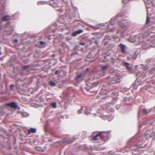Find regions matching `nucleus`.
Wrapping results in <instances>:
<instances>
[{
  "label": "nucleus",
  "mask_w": 155,
  "mask_h": 155,
  "mask_svg": "<svg viewBox=\"0 0 155 155\" xmlns=\"http://www.w3.org/2000/svg\"><path fill=\"white\" fill-rule=\"evenodd\" d=\"M142 36V35H141L139 36H137V35L131 36L130 37V41L132 42H134L136 41H140V40H141L142 39V38L141 37Z\"/></svg>",
  "instance_id": "f257e3e1"
},
{
  "label": "nucleus",
  "mask_w": 155,
  "mask_h": 155,
  "mask_svg": "<svg viewBox=\"0 0 155 155\" xmlns=\"http://www.w3.org/2000/svg\"><path fill=\"white\" fill-rule=\"evenodd\" d=\"M107 133L106 132H101L92 138V140H97V137L99 136L102 137L107 136Z\"/></svg>",
  "instance_id": "f03ea898"
},
{
  "label": "nucleus",
  "mask_w": 155,
  "mask_h": 155,
  "mask_svg": "<svg viewBox=\"0 0 155 155\" xmlns=\"http://www.w3.org/2000/svg\"><path fill=\"white\" fill-rule=\"evenodd\" d=\"M120 25L122 28L121 30L120 31L122 33L124 32L127 29V28H125L126 26V25L124 23H121L120 24Z\"/></svg>",
  "instance_id": "7ed1b4c3"
},
{
  "label": "nucleus",
  "mask_w": 155,
  "mask_h": 155,
  "mask_svg": "<svg viewBox=\"0 0 155 155\" xmlns=\"http://www.w3.org/2000/svg\"><path fill=\"white\" fill-rule=\"evenodd\" d=\"M143 49H147L149 48L150 47H155V46H152L150 45V44L147 43L143 45Z\"/></svg>",
  "instance_id": "20e7f679"
},
{
  "label": "nucleus",
  "mask_w": 155,
  "mask_h": 155,
  "mask_svg": "<svg viewBox=\"0 0 155 155\" xmlns=\"http://www.w3.org/2000/svg\"><path fill=\"white\" fill-rule=\"evenodd\" d=\"M7 105L15 109H16L17 108V105L15 103H9Z\"/></svg>",
  "instance_id": "39448f33"
},
{
  "label": "nucleus",
  "mask_w": 155,
  "mask_h": 155,
  "mask_svg": "<svg viewBox=\"0 0 155 155\" xmlns=\"http://www.w3.org/2000/svg\"><path fill=\"white\" fill-rule=\"evenodd\" d=\"M119 46L121 49V52L123 53H124L125 52L126 49V46L122 44H120Z\"/></svg>",
  "instance_id": "423d86ee"
},
{
  "label": "nucleus",
  "mask_w": 155,
  "mask_h": 155,
  "mask_svg": "<svg viewBox=\"0 0 155 155\" xmlns=\"http://www.w3.org/2000/svg\"><path fill=\"white\" fill-rule=\"evenodd\" d=\"M83 31V30H80L78 31H76L73 32L72 34V35L73 36H76L77 34H80Z\"/></svg>",
  "instance_id": "0eeeda50"
},
{
  "label": "nucleus",
  "mask_w": 155,
  "mask_h": 155,
  "mask_svg": "<svg viewBox=\"0 0 155 155\" xmlns=\"http://www.w3.org/2000/svg\"><path fill=\"white\" fill-rule=\"evenodd\" d=\"M36 132V130L35 128H31L28 131V133L29 134H31V133H35Z\"/></svg>",
  "instance_id": "6e6552de"
},
{
  "label": "nucleus",
  "mask_w": 155,
  "mask_h": 155,
  "mask_svg": "<svg viewBox=\"0 0 155 155\" xmlns=\"http://www.w3.org/2000/svg\"><path fill=\"white\" fill-rule=\"evenodd\" d=\"M117 78L118 80H119L120 79L121 77L120 76H116L115 77H114L113 78V80L115 81L114 82H113V83H118L119 81L116 79V78Z\"/></svg>",
  "instance_id": "1a4fd4ad"
},
{
  "label": "nucleus",
  "mask_w": 155,
  "mask_h": 155,
  "mask_svg": "<svg viewBox=\"0 0 155 155\" xmlns=\"http://www.w3.org/2000/svg\"><path fill=\"white\" fill-rule=\"evenodd\" d=\"M108 66L107 65H105V66H102L101 67V71L104 72L106 71L107 68Z\"/></svg>",
  "instance_id": "9d476101"
},
{
  "label": "nucleus",
  "mask_w": 155,
  "mask_h": 155,
  "mask_svg": "<svg viewBox=\"0 0 155 155\" xmlns=\"http://www.w3.org/2000/svg\"><path fill=\"white\" fill-rule=\"evenodd\" d=\"M9 18V17L8 15H6L3 17L2 20L3 21H6L8 20Z\"/></svg>",
  "instance_id": "9b49d317"
},
{
  "label": "nucleus",
  "mask_w": 155,
  "mask_h": 155,
  "mask_svg": "<svg viewBox=\"0 0 155 155\" xmlns=\"http://www.w3.org/2000/svg\"><path fill=\"white\" fill-rule=\"evenodd\" d=\"M49 84L51 86H55L56 85V84L54 81H50L49 82Z\"/></svg>",
  "instance_id": "f8f14e48"
},
{
  "label": "nucleus",
  "mask_w": 155,
  "mask_h": 155,
  "mask_svg": "<svg viewBox=\"0 0 155 155\" xmlns=\"http://www.w3.org/2000/svg\"><path fill=\"white\" fill-rule=\"evenodd\" d=\"M51 105L54 108H55L56 107L57 104L55 102H53L51 104Z\"/></svg>",
  "instance_id": "ddd939ff"
},
{
  "label": "nucleus",
  "mask_w": 155,
  "mask_h": 155,
  "mask_svg": "<svg viewBox=\"0 0 155 155\" xmlns=\"http://www.w3.org/2000/svg\"><path fill=\"white\" fill-rule=\"evenodd\" d=\"M85 114L87 115H89L91 114V113L89 111V110L88 109H86L85 110Z\"/></svg>",
  "instance_id": "4468645a"
},
{
  "label": "nucleus",
  "mask_w": 155,
  "mask_h": 155,
  "mask_svg": "<svg viewBox=\"0 0 155 155\" xmlns=\"http://www.w3.org/2000/svg\"><path fill=\"white\" fill-rule=\"evenodd\" d=\"M143 113L144 114H147V113H149L150 112V111H149L148 112H147V110L146 109H143Z\"/></svg>",
  "instance_id": "2eb2a0df"
},
{
  "label": "nucleus",
  "mask_w": 155,
  "mask_h": 155,
  "mask_svg": "<svg viewBox=\"0 0 155 155\" xmlns=\"http://www.w3.org/2000/svg\"><path fill=\"white\" fill-rule=\"evenodd\" d=\"M125 64L126 67L127 68V69L128 70H129L130 69V68L128 67L129 64L128 63H127L125 62Z\"/></svg>",
  "instance_id": "dca6fc26"
},
{
  "label": "nucleus",
  "mask_w": 155,
  "mask_h": 155,
  "mask_svg": "<svg viewBox=\"0 0 155 155\" xmlns=\"http://www.w3.org/2000/svg\"><path fill=\"white\" fill-rule=\"evenodd\" d=\"M82 74H81L80 75H77L76 77V78L75 79H78L79 78L81 77H82Z\"/></svg>",
  "instance_id": "f3484780"
},
{
  "label": "nucleus",
  "mask_w": 155,
  "mask_h": 155,
  "mask_svg": "<svg viewBox=\"0 0 155 155\" xmlns=\"http://www.w3.org/2000/svg\"><path fill=\"white\" fill-rule=\"evenodd\" d=\"M83 110V109L82 108H81L80 109L78 110V114H79L81 113L82 111Z\"/></svg>",
  "instance_id": "a211bd4d"
},
{
  "label": "nucleus",
  "mask_w": 155,
  "mask_h": 155,
  "mask_svg": "<svg viewBox=\"0 0 155 155\" xmlns=\"http://www.w3.org/2000/svg\"><path fill=\"white\" fill-rule=\"evenodd\" d=\"M150 22V19L149 18L147 17L146 23L147 24H148Z\"/></svg>",
  "instance_id": "6ab92c4d"
},
{
  "label": "nucleus",
  "mask_w": 155,
  "mask_h": 155,
  "mask_svg": "<svg viewBox=\"0 0 155 155\" xmlns=\"http://www.w3.org/2000/svg\"><path fill=\"white\" fill-rule=\"evenodd\" d=\"M14 85L13 84H11L10 85V87L11 89H12L14 87Z\"/></svg>",
  "instance_id": "aec40b11"
},
{
  "label": "nucleus",
  "mask_w": 155,
  "mask_h": 155,
  "mask_svg": "<svg viewBox=\"0 0 155 155\" xmlns=\"http://www.w3.org/2000/svg\"><path fill=\"white\" fill-rule=\"evenodd\" d=\"M23 115L25 117H27L28 115L26 113H24L23 114Z\"/></svg>",
  "instance_id": "412c9836"
},
{
  "label": "nucleus",
  "mask_w": 155,
  "mask_h": 155,
  "mask_svg": "<svg viewBox=\"0 0 155 155\" xmlns=\"http://www.w3.org/2000/svg\"><path fill=\"white\" fill-rule=\"evenodd\" d=\"M59 73H60V71H58V70L56 71L55 72V73L56 74H59Z\"/></svg>",
  "instance_id": "4be33fe9"
},
{
  "label": "nucleus",
  "mask_w": 155,
  "mask_h": 155,
  "mask_svg": "<svg viewBox=\"0 0 155 155\" xmlns=\"http://www.w3.org/2000/svg\"><path fill=\"white\" fill-rule=\"evenodd\" d=\"M40 44L41 45H43L44 44V42L43 41H41L40 42Z\"/></svg>",
  "instance_id": "5701e85b"
},
{
  "label": "nucleus",
  "mask_w": 155,
  "mask_h": 155,
  "mask_svg": "<svg viewBox=\"0 0 155 155\" xmlns=\"http://www.w3.org/2000/svg\"><path fill=\"white\" fill-rule=\"evenodd\" d=\"M73 142V141H71V140H69V141H68V142H67V143H71L72 142Z\"/></svg>",
  "instance_id": "b1692460"
},
{
  "label": "nucleus",
  "mask_w": 155,
  "mask_h": 155,
  "mask_svg": "<svg viewBox=\"0 0 155 155\" xmlns=\"http://www.w3.org/2000/svg\"><path fill=\"white\" fill-rule=\"evenodd\" d=\"M40 148L39 147H36V149L38 150H39V149Z\"/></svg>",
  "instance_id": "393cba45"
},
{
  "label": "nucleus",
  "mask_w": 155,
  "mask_h": 155,
  "mask_svg": "<svg viewBox=\"0 0 155 155\" xmlns=\"http://www.w3.org/2000/svg\"><path fill=\"white\" fill-rule=\"evenodd\" d=\"M80 44L82 45H84V43H80Z\"/></svg>",
  "instance_id": "a878e982"
},
{
  "label": "nucleus",
  "mask_w": 155,
  "mask_h": 155,
  "mask_svg": "<svg viewBox=\"0 0 155 155\" xmlns=\"http://www.w3.org/2000/svg\"><path fill=\"white\" fill-rule=\"evenodd\" d=\"M125 0H123V2L125 4H126L127 3V2H125V1H124Z\"/></svg>",
  "instance_id": "bb28decb"
},
{
  "label": "nucleus",
  "mask_w": 155,
  "mask_h": 155,
  "mask_svg": "<svg viewBox=\"0 0 155 155\" xmlns=\"http://www.w3.org/2000/svg\"><path fill=\"white\" fill-rule=\"evenodd\" d=\"M15 42L17 43L18 42V41L17 39H15Z\"/></svg>",
  "instance_id": "cd10ccee"
},
{
  "label": "nucleus",
  "mask_w": 155,
  "mask_h": 155,
  "mask_svg": "<svg viewBox=\"0 0 155 155\" xmlns=\"http://www.w3.org/2000/svg\"><path fill=\"white\" fill-rule=\"evenodd\" d=\"M152 43H153L154 44L155 43V41H152Z\"/></svg>",
  "instance_id": "c85d7f7f"
},
{
  "label": "nucleus",
  "mask_w": 155,
  "mask_h": 155,
  "mask_svg": "<svg viewBox=\"0 0 155 155\" xmlns=\"http://www.w3.org/2000/svg\"><path fill=\"white\" fill-rule=\"evenodd\" d=\"M136 58V57H135V58H134V59H134V60H135V59Z\"/></svg>",
  "instance_id": "c756f323"
},
{
  "label": "nucleus",
  "mask_w": 155,
  "mask_h": 155,
  "mask_svg": "<svg viewBox=\"0 0 155 155\" xmlns=\"http://www.w3.org/2000/svg\"><path fill=\"white\" fill-rule=\"evenodd\" d=\"M27 100L25 98V99H24V101H26Z\"/></svg>",
  "instance_id": "7c9ffc66"
},
{
  "label": "nucleus",
  "mask_w": 155,
  "mask_h": 155,
  "mask_svg": "<svg viewBox=\"0 0 155 155\" xmlns=\"http://www.w3.org/2000/svg\"><path fill=\"white\" fill-rule=\"evenodd\" d=\"M112 25V24H111V25H109V26H111V25Z\"/></svg>",
  "instance_id": "2f4dec72"
},
{
  "label": "nucleus",
  "mask_w": 155,
  "mask_h": 155,
  "mask_svg": "<svg viewBox=\"0 0 155 155\" xmlns=\"http://www.w3.org/2000/svg\"><path fill=\"white\" fill-rule=\"evenodd\" d=\"M110 28V27H109V28H108V27H107V28Z\"/></svg>",
  "instance_id": "473e14b6"
},
{
  "label": "nucleus",
  "mask_w": 155,
  "mask_h": 155,
  "mask_svg": "<svg viewBox=\"0 0 155 155\" xmlns=\"http://www.w3.org/2000/svg\"><path fill=\"white\" fill-rule=\"evenodd\" d=\"M154 155H155V153H154Z\"/></svg>",
  "instance_id": "72a5a7b5"
},
{
  "label": "nucleus",
  "mask_w": 155,
  "mask_h": 155,
  "mask_svg": "<svg viewBox=\"0 0 155 155\" xmlns=\"http://www.w3.org/2000/svg\"><path fill=\"white\" fill-rule=\"evenodd\" d=\"M1 54H0V55H1Z\"/></svg>",
  "instance_id": "f704fd0d"
}]
</instances>
